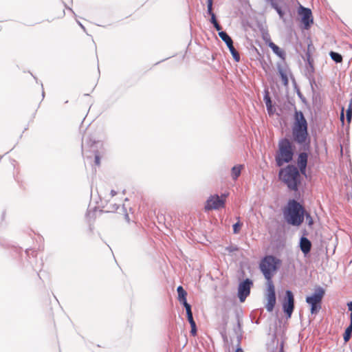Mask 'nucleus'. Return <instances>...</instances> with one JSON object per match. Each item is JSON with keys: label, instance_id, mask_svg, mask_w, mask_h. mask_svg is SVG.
Segmentation results:
<instances>
[{"label": "nucleus", "instance_id": "obj_1", "mask_svg": "<svg viewBox=\"0 0 352 352\" xmlns=\"http://www.w3.org/2000/svg\"><path fill=\"white\" fill-rule=\"evenodd\" d=\"M281 264L282 261L272 254L265 256L259 263V270L266 280L264 296L267 302L265 304V307L270 313L273 311L276 304V289L273 277L280 269Z\"/></svg>", "mask_w": 352, "mask_h": 352}, {"label": "nucleus", "instance_id": "obj_2", "mask_svg": "<svg viewBox=\"0 0 352 352\" xmlns=\"http://www.w3.org/2000/svg\"><path fill=\"white\" fill-rule=\"evenodd\" d=\"M291 140L298 145L300 148L299 151L295 153L297 156L295 165L302 171V175L307 177L308 159L311 152V138L309 129H306V127L301 126L298 128H293Z\"/></svg>", "mask_w": 352, "mask_h": 352}, {"label": "nucleus", "instance_id": "obj_3", "mask_svg": "<svg viewBox=\"0 0 352 352\" xmlns=\"http://www.w3.org/2000/svg\"><path fill=\"white\" fill-rule=\"evenodd\" d=\"M306 210L304 200L289 199L282 209L284 221L290 226L299 228Z\"/></svg>", "mask_w": 352, "mask_h": 352}, {"label": "nucleus", "instance_id": "obj_4", "mask_svg": "<svg viewBox=\"0 0 352 352\" xmlns=\"http://www.w3.org/2000/svg\"><path fill=\"white\" fill-rule=\"evenodd\" d=\"M278 177L289 190H296L298 186H301L304 176L295 164L290 163L280 169Z\"/></svg>", "mask_w": 352, "mask_h": 352}, {"label": "nucleus", "instance_id": "obj_5", "mask_svg": "<svg viewBox=\"0 0 352 352\" xmlns=\"http://www.w3.org/2000/svg\"><path fill=\"white\" fill-rule=\"evenodd\" d=\"M293 141L287 136L282 138L278 142V148L274 155L277 166H283L285 164H290L293 161L296 153V146Z\"/></svg>", "mask_w": 352, "mask_h": 352}, {"label": "nucleus", "instance_id": "obj_6", "mask_svg": "<svg viewBox=\"0 0 352 352\" xmlns=\"http://www.w3.org/2000/svg\"><path fill=\"white\" fill-rule=\"evenodd\" d=\"M325 295V289L317 285L314 287L311 294L305 298V302L310 307V312L312 315H316L322 309V299Z\"/></svg>", "mask_w": 352, "mask_h": 352}, {"label": "nucleus", "instance_id": "obj_7", "mask_svg": "<svg viewBox=\"0 0 352 352\" xmlns=\"http://www.w3.org/2000/svg\"><path fill=\"white\" fill-rule=\"evenodd\" d=\"M287 98L288 104H290L294 109V113L292 116L293 121L291 126L292 132H293V128H298L300 126L302 127H306V129H309V123L303 112L297 109L294 100L290 99L288 95H287Z\"/></svg>", "mask_w": 352, "mask_h": 352}, {"label": "nucleus", "instance_id": "obj_8", "mask_svg": "<svg viewBox=\"0 0 352 352\" xmlns=\"http://www.w3.org/2000/svg\"><path fill=\"white\" fill-rule=\"evenodd\" d=\"M281 304L286 319L291 318L295 308L294 295L292 290L287 289L285 291Z\"/></svg>", "mask_w": 352, "mask_h": 352}, {"label": "nucleus", "instance_id": "obj_9", "mask_svg": "<svg viewBox=\"0 0 352 352\" xmlns=\"http://www.w3.org/2000/svg\"><path fill=\"white\" fill-rule=\"evenodd\" d=\"M298 14L300 16L301 28L305 30H309L314 23L311 10L300 4L298 8Z\"/></svg>", "mask_w": 352, "mask_h": 352}, {"label": "nucleus", "instance_id": "obj_10", "mask_svg": "<svg viewBox=\"0 0 352 352\" xmlns=\"http://www.w3.org/2000/svg\"><path fill=\"white\" fill-rule=\"evenodd\" d=\"M284 8L280 6L277 1L272 2L270 5L278 14L279 19L283 21L285 25H287L292 22V14L289 8L284 3Z\"/></svg>", "mask_w": 352, "mask_h": 352}, {"label": "nucleus", "instance_id": "obj_11", "mask_svg": "<svg viewBox=\"0 0 352 352\" xmlns=\"http://www.w3.org/2000/svg\"><path fill=\"white\" fill-rule=\"evenodd\" d=\"M253 285V280L250 278H246L239 281L237 287V297L240 302H245L247 297L250 296L251 288Z\"/></svg>", "mask_w": 352, "mask_h": 352}, {"label": "nucleus", "instance_id": "obj_12", "mask_svg": "<svg viewBox=\"0 0 352 352\" xmlns=\"http://www.w3.org/2000/svg\"><path fill=\"white\" fill-rule=\"evenodd\" d=\"M226 200L218 194L210 195L206 200L204 209L206 211L217 210L225 208Z\"/></svg>", "mask_w": 352, "mask_h": 352}, {"label": "nucleus", "instance_id": "obj_13", "mask_svg": "<svg viewBox=\"0 0 352 352\" xmlns=\"http://www.w3.org/2000/svg\"><path fill=\"white\" fill-rule=\"evenodd\" d=\"M219 36L227 45L234 60L237 63L240 62L241 56L233 45L232 37L226 31H221L219 33Z\"/></svg>", "mask_w": 352, "mask_h": 352}, {"label": "nucleus", "instance_id": "obj_14", "mask_svg": "<svg viewBox=\"0 0 352 352\" xmlns=\"http://www.w3.org/2000/svg\"><path fill=\"white\" fill-rule=\"evenodd\" d=\"M86 144L89 147L90 152L93 153L94 155V164L96 166H100L101 157L98 151V148L102 145V143L99 140L96 141L89 139V141L86 142Z\"/></svg>", "mask_w": 352, "mask_h": 352}, {"label": "nucleus", "instance_id": "obj_15", "mask_svg": "<svg viewBox=\"0 0 352 352\" xmlns=\"http://www.w3.org/2000/svg\"><path fill=\"white\" fill-rule=\"evenodd\" d=\"M298 247L305 258H308L311 256L312 243L308 238H299Z\"/></svg>", "mask_w": 352, "mask_h": 352}, {"label": "nucleus", "instance_id": "obj_16", "mask_svg": "<svg viewBox=\"0 0 352 352\" xmlns=\"http://www.w3.org/2000/svg\"><path fill=\"white\" fill-rule=\"evenodd\" d=\"M289 78L292 80V85L294 87V89L295 91V92L296 93L298 97L299 98V99L301 100V102L307 107V108H309V104L307 101V100L306 99V98L303 96V94H302V92L300 91V87L298 85L296 81V79H295V77L294 76V74H292L291 69H289Z\"/></svg>", "mask_w": 352, "mask_h": 352}, {"label": "nucleus", "instance_id": "obj_17", "mask_svg": "<svg viewBox=\"0 0 352 352\" xmlns=\"http://www.w3.org/2000/svg\"><path fill=\"white\" fill-rule=\"evenodd\" d=\"M177 300L184 307L190 305L187 301V292L182 285L177 287Z\"/></svg>", "mask_w": 352, "mask_h": 352}, {"label": "nucleus", "instance_id": "obj_18", "mask_svg": "<svg viewBox=\"0 0 352 352\" xmlns=\"http://www.w3.org/2000/svg\"><path fill=\"white\" fill-rule=\"evenodd\" d=\"M278 57H279L285 63L286 59V52L284 50L280 48L274 43H271L270 46L269 47Z\"/></svg>", "mask_w": 352, "mask_h": 352}, {"label": "nucleus", "instance_id": "obj_19", "mask_svg": "<svg viewBox=\"0 0 352 352\" xmlns=\"http://www.w3.org/2000/svg\"><path fill=\"white\" fill-rule=\"evenodd\" d=\"M245 168L244 164H236L231 168L230 176L233 181H236L241 174L242 170Z\"/></svg>", "mask_w": 352, "mask_h": 352}, {"label": "nucleus", "instance_id": "obj_20", "mask_svg": "<svg viewBox=\"0 0 352 352\" xmlns=\"http://www.w3.org/2000/svg\"><path fill=\"white\" fill-rule=\"evenodd\" d=\"M285 68H284L282 66L281 63H277V64H276L278 74L280 80L289 78V69H290L289 68V67L286 64V63H285Z\"/></svg>", "mask_w": 352, "mask_h": 352}, {"label": "nucleus", "instance_id": "obj_21", "mask_svg": "<svg viewBox=\"0 0 352 352\" xmlns=\"http://www.w3.org/2000/svg\"><path fill=\"white\" fill-rule=\"evenodd\" d=\"M305 219L306 220L307 226L309 228L312 229L314 225V220L312 216L311 215L310 212L307 210H305V212L303 214V222L305 221Z\"/></svg>", "mask_w": 352, "mask_h": 352}, {"label": "nucleus", "instance_id": "obj_22", "mask_svg": "<svg viewBox=\"0 0 352 352\" xmlns=\"http://www.w3.org/2000/svg\"><path fill=\"white\" fill-rule=\"evenodd\" d=\"M329 55L336 63H340L342 62L343 57L340 53L334 51H330Z\"/></svg>", "mask_w": 352, "mask_h": 352}, {"label": "nucleus", "instance_id": "obj_23", "mask_svg": "<svg viewBox=\"0 0 352 352\" xmlns=\"http://www.w3.org/2000/svg\"><path fill=\"white\" fill-rule=\"evenodd\" d=\"M184 308L186 309V318H187V320H188L190 325H193L194 324H196V322L193 318L192 309H191V305H188L187 307H185Z\"/></svg>", "mask_w": 352, "mask_h": 352}, {"label": "nucleus", "instance_id": "obj_24", "mask_svg": "<svg viewBox=\"0 0 352 352\" xmlns=\"http://www.w3.org/2000/svg\"><path fill=\"white\" fill-rule=\"evenodd\" d=\"M305 63H306V69H307L306 76L314 75V74L315 72L314 61V60L305 61Z\"/></svg>", "mask_w": 352, "mask_h": 352}, {"label": "nucleus", "instance_id": "obj_25", "mask_svg": "<svg viewBox=\"0 0 352 352\" xmlns=\"http://www.w3.org/2000/svg\"><path fill=\"white\" fill-rule=\"evenodd\" d=\"M209 21H210V23H211L212 24L214 29L218 32V34L221 31H223L221 25L219 23V22L217 20L216 14H212V16H210Z\"/></svg>", "mask_w": 352, "mask_h": 352}, {"label": "nucleus", "instance_id": "obj_26", "mask_svg": "<svg viewBox=\"0 0 352 352\" xmlns=\"http://www.w3.org/2000/svg\"><path fill=\"white\" fill-rule=\"evenodd\" d=\"M263 101L266 105V108H268L270 107L271 104H274L272 101V98L270 96L269 91L267 89H265L264 90L263 93Z\"/></svg>", "mask_w": 352, "mask_h": 352}, {"label": "nucleus", "instance_id": "obj_27", "mask_svg": "<svg viewBox=\"0 0 352 352\" xmlns=\"http://www.w3.org/2000/svg\"><path fill=\"white\" fill-rule=\"evenodd\" d=\"M352 333V324H349L344 329V332L343 333V340L344 342H347L349 341L351 337Z\"/></svg>", "mask_w": 352, "mask_h": 352}, {"label": "nucleus", "instance_id": "obj_28", "mask_svg": "<svg viewBox=\"0 0 352 352\" xmlns=\"http://www.w3.org/2000/svg\"><path fill=\"white\" fill-rule=\"evenodd\" d=\"M236 219L237 221L232 225L233 233L235 234H237L240 232L241 229L243 226V223L241 221L240 217H238Z\"/></svg>", "mask_w": 352, "mask_h": 352}, {"label": "nucleus", "instance_id": "obj_29", "mask_svg": "<svg viewBox=\"0 0 352 352\" xmlns=\"http://www.w3.org/2000/svg\"><path fill=\"white\" fill-rule=\"evenodd\" d=\"M346 119L348 124H350L352 120V99L350 100L348 107L346 110Z\"/></svg>", "mask_w": 352, "mask_h": 352}, {"label": "nucleus", "instance_id": "obj_30", "mask_svg": "<svg viewBox=\"0 0 352 352\" xmlns=\"http://www.w3.org/2000/svg\"><path fill=\"white\" fill-rule=\"evenodd\" d=\"M312 102L314 105H320L321 103V96L320 93H317L316 91H314L312 93Z\"/></svg>", "mask_w": 352, "mask_h": 352}, {"label": "nucleus", "instance_id": "obj_31", "mask_svg": "<svg viewBox=\"0 0 352 352\" xmlns=\"http://www.w3.org/2000/svg\"><path fill=\"white\" fill-rule=\"evenodd\" d=\"M262 38L264 40L265 44L270 47V43H274L272 39H271V37L269 34V33L267 32V31H265V30H263L262 31Z\"/></svg>", "mask_w": 352, "mask_h": 352}, {"label": "nucleus", "instance_id": "obj_32", "mask_svg": "<svg viewBox=\"0 0 352 352\" xmlns=\"http://www.w3.org/2000/svg\"><path fill=\"white\" fill-rule=\"evenodd\" d=\"M306 76H307V79L309 80V84H310V86H311V91L313 93L314 91H316L315 88H314V86H316V82L315 78H314V75Z\"/></svg>", "mask_w": 352, "mask_h": 352}, {"label": "nucleus", "instance_id": "obj_33", "mask_svg": "<svg viewBox=\"0 0 352 352\" xmlns=\"http://www.w3.org/2000/svg\"><path fill=\"white\" fill-rule=\"evenodd\" d=\"M225 250L228 252L229 253H232L236 251H238L239 250V248L237 245H230L228 246H226L225 248Z\"/></svg>", "mask_w": 352, "mask_h": 352}, {"label": "nucleus", "instance_id": "obj_34", "mask_svg": "<svg viewBox=\"0 0 352 352\" xmlns=\"http://www.w3.org/2000/svg\"><path fill=\"white\" fill-rule=\"evenodd\" d=\"M300 186H298L296 190H293L294 192V197L292 199H297L298 200H304L301 198V192L299 190V188Z\"/></svg>", "mask_w": 352, "mask_h": 352}, {"label": "nucleus", "instance_id": "obj_35", "mask_svg": "<svg viewBox=\"0 0 352 352\" xmlns=\"http://www.w3.org/2000/svg\"><path fill=\"white\" fill-rule=\"evenodd\" d=\"M236 318H237V327L234 329V331L236 333H237L238 331H241L242 329V325H241V322L240 321L239 317L237 316Z\"/></svg>", "mask_w": 352, "mask_h": 352}, {"label": "nucleus", "instance_id": "obj_36", "mask_svg": "<svg viewBox=\"0 0 352 352\" xmlns=\"http://www.w3.org/2000/svg\"><path fill=\"white\" fill-rule=\"evenodd\" d=\"M190 334L192 336H195L197 335V324H194L193 325H190Z\"/></svg>", "mask_w": 352, "mask_h": 352}, {"label": "nucleus", "instance_id": "obj_37", "mask_svg": "<svg viewBox=\"0 0 352 352\" xmlns=\"http://www.w3.org/2000/svg\"><path fill=\"white\" fill-rule=\"evenodd\" d=\"M25 254L27 256L30 257V254L34 257L36 256V253L34 250H32V249H26L25 250Z\"/></svg>", "mask_w": 352, "mask_h": 352}, {"label": "nucleus", "instance_id": "obj_38", "mask_svg": "<svg viewBox=\"0 0 352 352\" xmlns=\"http://www.w3.org/2000/svg\"><path fill=\"white\" fill-rule=\"evenodd\" d=\"M300 234H301V235H300V238H303V237L308 238L307 236L309 235V232L306 228L302 229L300 230Z\"/></svg>", "mask_w": 352, "mask_h": 352}, {"label": "nucleus", "instance_id": "obj_39", "mask_svg": "<svg viewBox=\"0 0 352 352\" xmlns=\"http://www.w3.org/2000/svg\"><path fill=\"white\" fill-rule=\"evenodd\" d=\"M303 58L305 61L314 60L312 58V53H311L310 52H305V58Z\"/></svg>", "mask_w": 352, "mask_h": 352}, {"label": "nucleus", "instance_id": "obj_40", "mask_svg": "<svg viewBox=\"0 0 352 352\" xmlns=\"http://www.w3.org/2000/svg\"><path fill=\"white\" fill-rule=\"evenodd\" d=\"M267 111L269 113V115H273L276 111V108L274 104H271L270 107L267 108Z\"/></svg>", "mask_w": 352, "mask_h": 352}, {"label": "nucleus", "instance_id": "obj_41", "mask_svg": "<svg viewBox=\"0 0 352 352\" xmlns=\"http://www.w3.org/2000/svg\"><path fill=\"white\" fill-rule=\"evenodd\" d=\"M240 341H241V336H238V342H240ZM235 352H243V350L241 347L239 343H238L237 345H236V348L235 349Z\"/></svg>", "mask_w": 352, "mask_h": 352}, {"label": "nucleus", "instance_id": "obj_42", "mask_svg": "<svg viewBox=\"0 0 352 352\" xmlns=\"http://www.w3.org/2000/svg\"><path fill=\"white\" fill-rule=\"evenodd\" d=\"M314 50H315V47H314V45L312 44L311 41H310L307 45V49L306 52H310L311 53H312V52Z\"/></svg>", "mask_w": 352, "mask_h": 352}, {"label": "nucleus", "instance_id": "obj_43", "mask_svg": "<svg viewBox=\"0 0 352 352\" xmlns=\"http://www.w3.org/2000/svg\"><path fill=\"white\" fill-rule=\"evenodd\" d=\"M340 117V120H341L342 124H344V107H342V108H341Z\"/></svg>", "mask_w": 352, "mask_h": 352}, {"label": "nucleus", "instance_id": "obj_44", "mask_svg": "<svg viewBox=\"0 0 352 352\" xmlns=\"http://www.w3.org/2000/svg\"><path fill=\"white\" fill-rule=\"evenodd\" d=\"M283 85L287 89L289 87V78L281 80Z\"/></svg>", "mask_w": 352, "mask_h": 352}, {"label": "nucleus", "instance_id": "obj_45", "mask_svg": "<svg viewBox=\"0 0 352 352\" xmlns=\"http://www.w3.org/2000/svg\"><path fill=\"white\" fill-rule=\"evenodd\" d=\"M122 209H123V210L126 211V208H124V206H122ZM124 219H125V220H126L127 222H129V221H130V219H129V214H128L126 212H125Z\"/></svg>", "mask_w": 352, "mask_h": 352}, {"label": "nucleus", "instance_id": "obj_46", "mask_svg": "<svg viewBox=\"0 0 352 352\" xmlns=\"http://www.w3.org/2000/svg\"><path fill=\"white\" fill-rule=\"evenodd\" d=\"M213 1L214 0H207L206 1L207 8H212Z\"/></svg>", "mask_w": 352, "mask_h": 352}, {"label": "nucleus", "instance_id": "obj_47", "mask_svg": "<svg viewBox=\"0 0 352 352\" xmlns=\"http://www.w3.org/2000/svg\"><path fill=\"white\" fill-rule=\"evenodd\" d=\"M61 2H62V3L63 4L64 7H65L67 10H68L71 11L73 14H75L74 12L73 11V10H72L70 7H69V6H67V4L63 1H62Z\"/></svg>", "mask_w": 352, "mask_h": 352}, {"label": "nucleus", "instance_id": "obj_48", "mask_svg": "<svg viewBox=\"0 0 352 352\" xmlns=\"http://www.w3.org/2000/svg\"><path fill=\"white\" fill-rule=\"evenodd\" d=\"M207 14L210 15V16H212V14H215L214 12L212 11V8H207Z\"/></svg>", "mask_w": 352, "mask_h": 352}, {"label": "nucleus", "instance_id": "obj_49", "mask_svg": "<svg viewBox=\"0 0 352 352\" xmlns=\"http://www.w3.org/2000/svg\"><path fill=\"white\" fill-rule=\"evenodd\" d=\"M78 25L81 28V29L87 33V31H86V28L79 21H76Z\"/></svg>", "mask_w": 352, "mask_h": 352}, {"label": "nucleus", "instance_id": "obj_50", "mask_svg": "<svg viewBox=\"0 0 352 352\" xmlns=\"http://www.w3.org/2000/svg\"><path fill=\"white\" fill-rule=\"evenodd\" d=\"M348 310L352 313V301H349L347 302Z\"/></svg>", "mask_w": 352, "mask_h": 352}, {"label": "nucleus", "instance_id": "obj_51", "mask_svg": "<svg viewBox=\"0 0 352 352\" xmlns=\"http://www.w3.org/2000/svg\"><path fill=\"white\" fill-rule=\"evenodd\" d=\"M261 65H262V67L263 69L266 71V66H267V63L264 60H261Z\"/></svg>", "mask_w": 352, "mask_h": 352}, {"label": "nucleus", "instance_id": "obj_52", "mask_svg": "<svg viewBox=\"0 0 352 352\" xmlns=\"http://www.w3.org/2000/svg\"><path fill=\"white\" fill-rule=\"evenodd\" d=\"M110 194L111 197H114L117 195V192L115 190H111Z\"/></svg>", "mask_w": 352, "mask_h": 352}, {"label": "nucleus", "instance_id": "obj_53", "mask_svg": "<svg viewBox=\"0 0 352 352\" xmlns=\"http://www.w3.org/2000/svg\"><path fill=\"white\" fill-rule=\"evenodd\" d=\"M96 208L95 207V208H94V211L92 212V214H94V212H95ZM87 214V216H91V212L90 210H88V211L87 212V214Z\"/></svg>", "mask_w": 352, "mask_h": 352}, {"label": "nucleus", "instance_id": "obj_54", "mask_svg": "<svg viewBox=\"0 0 352 352\" xmlns=\"http://www.w3.org/2000/svg\"><path fill=\"white\" fill-rule=\"evenodd\" d=\"M221 336H222V338L223 339L224 341L227 340V336L226 334V333H221Z\"/></svg>", "mask_w": 352, "mask_h": 352}, {"label": "nucleus", "instance_id": "obj_55", "mask_svg": "<svg viewBox=\"0 0 352 352\" xmlns=\"http://www.w3.org/2000/svg\"><path fill=\"white\" fill-rule=\"evenodd\" d=\"M228 195H229L228 193H223V194H221L220 197L224 199V198L227 197L228 196Z\"/></svg>", "mask_w": 352, "mask_h": 352}, {"label": "nucleus", "instance_id": "obj_56", "mask_svg": "<svg viewBox=\"0 0 352 352\" xmlns=\"http://www.w3.org/2000/svg\"><path fill=\"white\" fill-rule=\"evenodd\" d=\"M256 53L258 54V55L261 58H262V59L263 60V54H261L258 52V50L257 49H256Z\"/></svg>", "mask_w": 352, "mask_h": 352}, {"label": "nucleus", "instance_id": "obj_57", "mask_svg": "<svg viewBox=\"0 0 352 352\" xmlns=\"http://www.w3.org/2000/svg\"><path fill=\"white\" fill-rule=\"evenodd\" d=\"M81 146H82V155H84L85 144H84V143L82 142Z\"/></svg>", "mask_w": 352, "mask_h": 352}, {"label": "nucleus", "instance_id": "obj_58", "mask_svg": "<svg viewBox=\"0 0 352 352\" xmlns=\"http://www.w3.org/2000/svg\"><path fill=\"white\" fill-rule=\"evenodd\" d=\"M278 352H285L284 349H283V345L280 346V348Z\"/></svg>", "mask_w": 352, "mask_h": 352}, {"label": "nucleus", "instance_id": "obj_59", "mask_svg": "<svg viewBox=\"0 0 352 352\" xmlns=\"http://www.w3.org/2000/svg\"><path fill=\"white\" fill-rule=\"evenodd\" d=\"M118 208H119V206H117L116 204H114V205H113V208H112V209H116V210H117Z\"/></svg>", "mask_w": 352, "mask_h": 352}, {"label": "nucleus", "instance_id": "obj_60", "mask_svg": "<svg viewBox=\"0 0 352 352\" xmlns=\"http://www.w3.org/2000/svg\"><path fill=\"white\" fill-rule=\"evenodd\" d=\"M65 10H63V12H62V14H61L60 17L64 16H65Z\"/></svg>", "mask_w": 352, "mask_h": 352}, {"label": "nucleus", "instance_id": "obj_61", "mask_svg": "<svg viewBox=\"0 0 352 352\" xmlns=\"http://www.w3.org/2000/svg\"><path fill=\"white\" fill-rule=\"evenodd\" d=\"M42 97H43V98H44V97H45V91L43 89L42 91Z\"/></svg>", "mask_w": 352, "mask_h": 352}, {"label": "nucleus", "instance_id": "obj_62", "mask_svg": "<svg viewBox=\"0 0 352 352\" xmlns=\"http://www.w3.org/2000/svg\"><path fill=\"white\" fill-rule=\"evenodd\" d=\"M4 215H5V212H3L2 214V219L4 217Z\"/></svg>", "mask_w": 352, "mask_h": 352}]
</instances>
